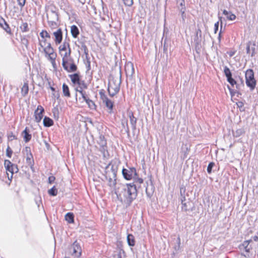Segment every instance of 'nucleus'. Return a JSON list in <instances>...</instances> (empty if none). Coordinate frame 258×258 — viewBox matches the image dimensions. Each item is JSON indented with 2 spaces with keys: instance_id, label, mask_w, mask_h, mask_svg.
I'll return each mask as SVG.
<instances>
[{
  "instance_id": "obj_1",
  "label": "nucleus",
  "mask_w": 258,
  "mask_h": 258,
  "mask_svg": "<svg viewBox=\"0 0 258 258\" xmlns=\"http://www.w3.org/2000/svg\"><path fill=\"white\" fill-rule=\"evenodd\" d=\"M117 197L121 202L130 205L132 201L136 198L137 192L134 184H126L121 186L118 191Z\"/></svg>"
},
{
  "instance_id": "obj_2",
  "label": "nucleus",
  "mask_w": 258,
  "mask_h": 258,
  "mask_svg": "<svg viewBox=\"0 0 258 258\" xmlns=\"http://www.w3.org/2000/svg\"><path fill=\"white\" fill-rule=\"evenodd\" d=\"M38 50L40 52L44 53L45 56L50 61L53 67L55 68L57 54L54 52L50 43L47 42L46 39H39Z\"/></svg>"
},
{
  "instance_id": "obj_3",
  "label": "nucleus",
  "mask_w": 258,
  "mask_h": 258,
  "mask_svg": "<svg viewBox=\"0 0 258 258\" xmlns=\"http://www.w3.org/2000/svg\"><path fill=\"white\" fill-rule=\"evenodd\" d=\"M121 84V75L113 74L109 76L108 84V92L110 96H114L119 91Z\"/></svg>"
},
{
  "instance_id": "obj_4",
  "label": "nucleus",
  "mask_w": 258,
  "mask_h": 258,
  "mask_svg": "<svg viewBox=\"0 0 258 258\" xmlns=\"http://www.w3.org/2000/svg\"><path fill=\"white\" fill-rule=\"evenodd\" d=\"M117 167L114 165L109 164L106 167L105 177L108 180L110 186L115 184Z\"/></svg>"
},
{
  "instance_id": "obj_5",
  "label": "nucleus",
  "mask_w": 258,
  "mask_h": 258,
  "mask_svg": "<svg viewBox=\"0 0 258 258\" xmlns=\"http://www.w3.org/2000/svg\"><path fill=\"white\" fill-rule=\"evenodd\" d=\"M62 64L64 69L68 72H75L77 69L71 55L68 56L66 54L64 55V57H62Z\"/></svg>"
},
{
  "instance_id": "obj_6",
  "label": "nucleus",
  "mask_w": 258,
  "mask_h": 258,
  "mask_svg": "<svg viewBox=\"0 0 258 258\" xmlns=\"http://www.w3.org/2000/svg\"><path fill=\"white\" fill-rule=\"evenodd\" d=\"M245 82L246 85L250 89L253 90L256 85V80L254 77V73L252 70H247L245 74Z\"/></svg>"
},
{
  "instance_id": "obj_7",
  "label": "nucleus",
  "mask_w": 258,
  "mask_h": 258,
  "mask_svg": "<svg viewBox=\"0 0 258 258\" xmlns=\"http://www.w3.org/2000/svg\"><path fill=\"white\" fill-rule=\"evenodd\" d=\"M180 201L182 205L181 209L182 211L187 212L193 210L194 205L189 199H186L184 196H181Z\"/></svg>"
},
{
  "instance_id": "obj_8",
  "label": "nucleus",
  "mask_w": 258,
  "mask_h": 258,
  "mask_svg": "<svg viewBox=\"0 0 258 258\" xmlns=\"http://www.w3.org/2000/svg\"><path fill=\"white\" fill-rule=\"evenodd\" d=\"M59 52L62 58L64 57L65 54L68 56L71 55V50L69 43L64 41L62 44L60 45L59 47Z\"/></svg>"
},
{
  "instance_id": "obj_9",
  "label": "nucleus",
  "mask_w": 258,
  "mask_h": 258,
  "mask_svg": "<svg viewBox=\"0 0 258 258\" xmlns=\"http://www.w3.org/2000/svg\"><path fill=\"white\" fill-rule=\"evenodd\" d=\"M70 252L72 255L77 258H79L82 253V249L80 244L77 241H75L70 248Z\"/></svg>"
},
{
  "instance_id": "obj_10",
  "label": "nucleus",
  "mask_w": 258,
  "mask_h": 258,
  "mask_svg": "<svg viewBox=\"0 0 258 258\" xmlns=\"http://www.w3.org/2000/svg\"><path fill=\"white\" fill-rule=\"evenodd\" d=\"M99 94L103 103L105 105V106L108 109V112L111 113L113 107V102L111 100L108 99V98L104 93L100 92Z\"/></svg>"
},
{
  "instance_id": "obj_11",
  "label": "nucleus",
  "mask_w": 258,
  "mask_h": 258,
  "mask_svg": "<svg viewBox=\"0 0 258 258\" xmlns=\"http://www.w3.org/2000/svg\"><path fill=\"white\" fill-rule=\"evenodd\" d=\"M47 17L49 26L52 28H55L57 26L56 21L58 20L57 14L54 12H52L50 14H47Z\"/></svg>"
},
{
  "instance_id": "obj_12",
  "label": "nucleus",
  "mask_w": 258,
  "mask_h": 258,
  "mask_svg": "<svg viewBox=\"0 0 258 258\" xmlns=\"http://www.w3.org/2000/svg\"><path fill=\"white\" fill-rule=\"evenodd\" d=\"M122 173L125 179L130 180L136 175V170L134 168H130L128 169L123 168Z\"/></svg>"
},
{
  "instance_id": "obj_13",
  "label": "nucleus",
  "mask_w": 258,
  "mask_h": 258,
  "mask_svg": "<svg viewBox=\"0 0 258 258\" xmlns=\"http://www.w3.org/2000/svg\"><path fill=\"white\" fill-rule=\"evenodd\" d=\"M43 112L44 109L43 107L41 105H38L34 112L35 120L37 122H39L41 120Z\"/></svg>"
},
{
  "instance_id": "obj_14",
  "label": "nucleus",
  "mask_w": 258,
  "mask_h": 258,
  "mask_svg": "<svg viewBox=\"0 0 258 258\" xmlns=\"http://www.w3.org/2000/svg\"><path fill=\"white\" fill-rule=\"evenodd\" d=\"M125 71L127 76H132L134 74V68L133 64L130 62L125 65Z\"/></svg>"
},
{
  "instance_id": "obj_15",
  "label": "nucleus",
  "mask_w": 258,
  "mask_h": 258,
  "mask_svg": "<svg viewBox=\"0 0 258 258\" xmlns=\"http://www.w3.org/2000/svg\"><path fill=\"white\" fill-rule=\"evenodd\" d=\"M53 35L55 37V42L56 44H59L62 38V33L60 29H57L56 31L53 33Z\"/></svg>"
},
{
  "instance_id": "obj_16",
  "label": "nucleus",
  "mask_w": 258,
  "mask_h": 258,
  "mask_svg": "<svg viewBox=\"0 0 258 258\" xmlns=\"http://www.w3.org/2000/svg\"><path fill=\"white\" fill-rule=\"evenodd\" d=\"M69 77L71 81L74 85H81V81L80 80V76L78 73L70 75Z\"/></svg>"
},
{
  "instance_id": "obj_17",
  "label": "nucleus",
  "mask_w": 258,
  "mask_h": 258,
  "mask_svg": "<svg viewBox=\"0 0 258 258\" xmlns=\"http://www.w3.org/2000/svg\"><path fill=\"white\" fill-rule=\"evenodd\" d=\"M25 152L26 155V161L27 162L30 164L31 165L33 162V156L31 153V150L29 147H26L25 148Z\"/></svg>"
},
{
  "instance_id": "obj_18",
  "label": "nucleus",
  "mask_w": 258,
  "mask_h": 258,
  "mask_svg": "<svg viewBox=\"0 0 258 258\" xmlns=\"http://www.w3.org/2000/svg\"><path fill=\"white\" fill-rule=\"evenodd\" d=\"M128 116L130 118V123L133 129L135 130L136 128L137 118L134 116L133 113L131 111L128 112Z\"/></svg>"
},
{
  "instance_id": "obj_19",
  "label": "nucleus",
  "mask_w": 258,
  "mask_h": 258,
  "mask_svg": "<svg viewBox=\"0 0 258 258\" xmlns=\"http://www.w3.org/2000/svg\"><path fill=\"white\" fill-rule=\"evenodd\" d=\"M21 135L26 143L28 142L31 139V135L28 132L27 127L22 132Z\"/></svg>"
},
{
  "instance_id": "obj_20",
  "label": "nucleus",
  "mask_w": 258,
  "mask_h": 258,
  "mask_svg": "<svg viewBox=\"0 0 258 258\" xmlns=\"http://www.w3.org/2000/svg\"><path fill=\"white\" fill-rule=\"evenodd\" d=\"M18 171V167H17V166L16 165H15V164H13L12 165V166L10 167V169H8L7 170V172H9L11 174V178H12V176H13V174L15 172H17ZM7 174H8V178L9 179L10 178V177H9V174L7 172Z\"/></svg>"
},
{
  "instance_id": "obj_21",
  "label": "nucleus",
  "mask_w": 258,
  "mask_h": 258,
  "mask_svg": "<svg viewBox=\"0 0 258 258\" xmlns=\"http://www.w3.org/2000/svg\"><path fill=\"white\" fill-rule=\"evenodd\" d=\"M71 32L74 38H77L79 34V30L76 25H72L71 27Z\"/></svg>"
},
{
  "instance_id": "obj_22",
  "label": "nucleus",
  "mask_w": 258,
  "mask_h": 258,
  "mask_svg": "<svg viewBox=\"0 0 258 258\" xmlns=\"http://www.w3.org/2000/svg\"><path fill=\"white\" fill-rule=\"evenodd\" d=\"M127 241L128 245L134 246L135 245V237L133 234H129L127 236Z\"/></svg>"
},
{
  "instance_id": "obj_23",
  "label": "nucleus",
  "mask_w": 258,
  "mask_h": 258,
  "mask_svg": "<svg viewBox=\"0 0 258 258\" xmlns=\"http://www.w3.org/2000/svg\"><path fill=\"white\" fill-rule=\"evenodd\" d=\"M223 13L225 16H227V19L229 20L233 21L236 19V16L230 12H228L227 11L224 10L223 12Z\"/></svg>"
},
{
  "instance_id": "obj_24",
  "label": "nucleus",
  "mask_w": 258,
  "mask_h": 258,
  "mask_svg": "<svg viewBox=\"0 0 258 258\" xmlns=\"http://www.w3.org/2000/svg\"><path fill=\"white\" fill-rule=\"evenodd\" d=\"M0 25L7 32H11V29L9 27V25L3 19H2L1 20H0Z\"/></svg>"
},
{
  "instance_id": "obj_25",
  "label": "nucleus",
  "mask_w": 258,
  "mask_h": 258,
  "mask_svg": "<svg viewBox=\"0 0 258 258\" xmlns=\"http://www.w3.org/2000/svg\"><path fill=\"white\" fill-rule=\"evenodd\" d=\"M53 124V120L50 118L45 116L43 119V124L45 126L49 127Z\"/></svg>"
},
{
  "instance_id": "obj_26",
  "label": "nucleus",
  "mask_w": 258,
  "mask_h": 258,
  "mask_svg": "<svg viewBox=\"0 0 258 258\" xmlns=\"http://www.w3.org/2000/svg\"><path fill=\"white\" fill-rule=\"evenodd\" d=\"M29 91L28 83L27 82L24 83L23 87L21 88V93L23 96H26Z\"/></svg>"
},
{
  "instance_id": "obj_27",
  "label": "nucleus",
  "mask_w": 258,
  "mask_h": 258,
  "mask_svg": "<svg viewBox=\"0 0 258 258\" xmlns=\"http://www.w3.org/2000/svg\"><path fill=\"white\" fill-rule=\"evenodd\" d=\"M62 91L64 96L67 97H70L71 95L69 91V88L68 86L65 84H63L62 85Z\"/></svg>"
},
{
  "instance_id": "obj_28",
  "label": "nucleus",
  "mask_w": 258,
  "mask_h": 258,
  "mask_svg": "<svg viewBox=\"0 0 258 258\" xmlns=\"http://www.w3.org/2000/svg\"><path fill=\"white\" fill-rule=\"evenodd\" d=\"M86 103L87 104L88 107L92 110H95L96 109V105L94 102L88 98L87 100L85 101Z\"/></svg>"
},
{
  "instance_id": "obj_29",
  "label": "nucleus",
  "mask_w": 258,
  "mask_h": 258,
  "mask_svg": "<svg viewBox=\"0 0 258 258\" xmlns=\"http://www.w3.org/2000/svg\"><path fill=\"white\" fill-rule=\"evenodd\" d=\"M66 220L69 223H74V215L72 213H68L65 216Z\"/></svg>"
},
{
  "instance_id": "obj_30",
  "label": "nucleus",
  "mask_w": 258,
  "mask_h": 258,
  "mask_svg": "<svg viewBox=\"0 0 258 258\" xmlns=\"http://www.w3.org/2000/svg\"><path fill=\"white\" fill-rule=\"evenodd\" d=\"M251 241H252V240L250 239L248 240L244 241L243 243V246L244 247L245 250L246 252H249V251L251 249V247H248V245Z\"/></svg>"
},
{
  "instance_id": "obj_31",
  "label": "nucleus",
  "mask_w": 258,
  "mask_h": 258,
  "mask_svg": "<svg viewBox=\"0 0 258 258\" xmlns=\"http://www.w3.org/2000/svg\"><path fill=\"white\" fill-rule=\"evenodd\" d=\"M48 193L51 196H55L57 195V190L55 186H53L52 188L48 190Z\"/></svg>"
},
{
  "instance_id": "obj_32",
  "label": "nucleus",
  "mask_w": 258,
  "mask_h": 258,
  "mask_svg": "<svg viewBox=\"0 0 258 258\" xmlns=\"http://www.w3.org/2000/svg\"><path fill=\"white\" fill-rule=\"evenodd\" d=\"M20 29L22 30V31L23 32H26L28 31L29 29H28V24L26 22L23 23L20 26Z\"/></svg>"
},
{
  "instance_id": "obj_33",
  "label": "nucleus",
  "mask_w": 258,
  "mask_h": 258,
  "mask_svg": "<svg viewBox=\"0 0 258 258\" xmlns=\"http://www.w3.org/2000/svg\"><path fill=\"white\" fill-rule=\"evenodd\" d=\"M40 35L42 39H45L46 38H50V35L48 33V32L45 30L42 31L40 33Z\"/></svg>"
},
{
  "instance_id": "obj_34",
  "label": "nucleus",
  "mask_w": 258,
  "mask_h": 258,
  "mask_svg": "<svg viewBox=\"0 0 258 258\" xmlns=\"http://www.w3.org/2000/svg\"><path fill=\"white\" fill-rule=\"evenodd\" d=\"M121 124L125 130V131L128 132L129 127L127 123V121L126 119H122L121 121Z\"/></svg>"
},
{
  "instance_id": "obj_35",
  "label": "nucleus",
  "mask_w": 258,
  "mask_h": 258,
  "mask_svg": "<svg viewBox=\"0 0 258 258\" xmlns=\"http://www.w3.org/2000/svg\"><path fill=\"white\" fill-rule=\"evenodd\" d=\"M224 74L226 76L227 78L232 76L230 69L227 67H225L224 70Z\"/></svg>"
},
{
  "instance_id": "obj_36",
  "label": "nucleus",
  "mask_w": 258,
  "mask_h": 258,
  "mask_svg": "<svg viewBox=\"0 0 258 258\" xmlns=\"http://www.w3.org/2000/svg\"><path fill=\"white\" fill-rule=\"evenodd\" d=\"M77 91L81 94L83 100L85 101L89 98L86 96V94L85 92L83 91V90H79V89H77Z\"/></svg>"
},
{
  "instance_id": "obj_37",
  "label": "nucleus",
  "mask_w": 258,
  "mask_h": 258,
  "mask_svg": "<svg viewBox=\"0 0 258 258\" xmlns=\"http://www.w3.org/2000/svg\"><path fill=\"white\" fill-rule=\"evenodd\" d=\"M4 165L7 170L8 169H10L13 164L9 160H6L5 161Z\"/></svg>"
},
{
  "instance_id": "obj_38",
  "label": "nucleus",
  "mask_w": 258,
  "mask_h": 258,
  "mask_svg": "<svg viewBox=\"0 0 258 258\" xmlns=\"http://www.w3.org/2000/svg\"><path fill=\"white\" fill-rule=\"evenodd\" d=\"M125 6L131 7L133 4V0H122Z\"/></svg>"
},
{
  "instance_id": "obj_39",
  "label": "nucleus",
  "mask_w": 258,
  "mask_h": 258,
  "mask_svg": "<svg viewBox=\"0 0 258 258\" xmlns=\"http://www.w3.org/2000/svg\"><path fill=\"white\" fill-rule=\"evenodd\" d=\"M12 153H13V151H12V149H11V148L9 146H8L7 147V150H6L7 156L8 157L11 158L12 156Z\"/></svg>"
},
{
  "instance_id": "obj_40",
  "label": "nucleus",
  "mask_w": 258,
  "mask_h": 258,
  "mask_svg": "<svg viewBox=\"0 0 258 258\" xmlns=\"http://www.w3.org/2000/svg\"><path fill=\"white\" fill-rule=\"evenodd\" d=\"M227 81L232 86H233L235 84H236V81L232 78V76L230 77H228L227 78Z\"/></svg>"
},
{
  "instance_id": "obj_41",
  "label": "nucleus",
  "mask_w": 258,
  "mask_h": 258,
  "mask_svg": "<svg viewBox=\"0 0 258 258\" xmlns=\"http://www.w3.org/2000/svg\"><path fill=\"white\" fill-rule=\"evenodd\" d=\"M8 138L9 141H13L17 139L16 137L12 133H10L8 135Z\"/></svg>"
},
{
  "instance_id": "obj_42",
  "label": "nucleus",
  "mask_w": 258,
  "mask_h": 258,
  "mask_svg": "<svg viewBox=\"0 0 258 258\" xmlns=\"http://www.w3.org/2000/svg\"><path fill=\"white\" fill-rule=\"evenodd\" d=\"M214 165V163L213 162H211L209 164L207 167V171L209 173H210L212 171V169Z\"/></svg>"
},
{
  "instance_id": "obj_43",
  "label": "nucleus",
  "mask_w": 258,
  "mask_h": 258,
  "mask_svg": "<svg viewBox=\"0 0 258 258\" xmlns=\"http://www.w3.org/2000/svg\"><path fill=\"white\" fill-rule=\"evenodd\" d=\"M87 88V86L83 81H81V85H79V90H83V89Z\"/></svg>"
},
{
  "instance_id": "obj_44",
  "label": "nucleus",
  "mask_w": 258,
  "mask_h": 258,
  "mask_svg": "<svg viewBox=\"0 0 258 258\" xmlns=\"http://www.w3.org/2000/svg\"><path fill=\"white\" fill-rule=\"evenodd\" d=\"M18 3V5L21 7H23L26 3V0H17Z\"/></svg>"
},
{
  "instance_id": "obj_45",
  "label": "nucleus",
  "mask_w": 258,
  "mask_h": 258,
  "mask_svg": "<svg viewBox=\"0 0 258 258\" xmlns=\"http://www.w3.org/2000/svg\"><path fill=\"white\" fill-rule=\"evenodd\" d=\"M219 27V22L216 23L214 25V33H216Z\"/></svg>"
},
{
  "instance_id": "obj_46",
  "label": "nucleus",
  "mask_w": 258,
  "mask_h": 258,
  "mask_svg": "<svg viewBox=\"0 0 258 258\" xmlns=\"http://www.w3.org/2000/svg\"><path fill=\"white\" fill-rule=\"evenodd\" d=\"M221 19H222V17H219V19L221 21V29H222V22L221 21ZM221 30H220V31L219 33L218 39L219 40V41H220V39H221Z\"/></svg>"
},
{
  "instance_id": "obj_47",
  "label": "nucleus",
  "mask_w": 258,
  "mask_h": 258,
  "mask_svg": "<svg viewBox=\"0 0 258 258\" xmlns=\"http://www.w3.org/2000/svg\"><path fill=\"white\" fill-rule=\"evenodd\" d=\"M55 180V177L51 176L48 178V182L49 183H52Z\"/></svg>"
},
{
  "instance_id": "obj_48",
  "label": "nucleus",
  "mask_w": 258,
  "mask_h": 258,
  "mask_svg": "<svg viewBox=\"0 0 258 258\" xmlns=\"http://www.w3.org/2000/svg\"><path fill=\"white\" fill-rule=\"evenodd\" d=\"M194 41H195V43L197 44H199L201 42V40L199 38L198 36H197V35L196 36Z\"/></svg>"
},
{
  "instance_id": "obj_49",
  "label": "nucleus",
  "mask_w": 258,
  "mask_h": 258,
  "mask_svg": "<svg viewBox=\"0 0 258 258\" xmlns=\"http://www.w3.org/2000/svg\"><path fill=\"white\" fill-rule=\"evenodd\" d=\"M196 35L197 36H198L199 35H200V37H201V36H202V32H201V30L199 29H198L197 31H196Z\"/></svg>"
},
{
  "instance_id": "obj_50",
  "label": "nucleus",
  "mask_w": 258,
  "mask_h": 258,
  "mask_svg": "<svg viewBox=\"0 0 258 258\" xmlns=\"http://www.w3.org/2000/svg\"><path fill=\"white\" fill-rule=\"evenodd\" d=\"M178 3L180 2V5L182 7L184 5V0H178Z\"/></svg>"
},
{
  "instance_id": "obj_51",
  "label": "nucleus",
  "mask_w": 258,
  "mask_h": 258,
  "mask_svg": "<svg viewBox=\"0 0 258 258\" xmlns=\"http://www.w3.org/2000/svg\"><path fill=\"white\" fill-rule=\"evenodd\" d=\"M247 53H250V45H248L246 47Z\"/></svg>"
},
{
  "instance_id": "obj_52",
  "label": "nucleus",
  "mask_w": 258,
  "mask_h": 258,
  "mask_svg": "<svg viewBox=\"0 0 258 258\" xmlns=\"http://www.w3.org/2000/svg\"><path fill=\"white\" fill-rule=\"evenodd\" d=\"M252 239L254 241H256L258 240V236L255 235L252 237Z\"/></svg>"
},
{
  "instance_id": "obj_53",
  "label": "nucleus",
  "mask_w": 258,
  "mask_h": 258,
  "mask_svg": "<svg viewBox=\"0 0 258 258\" xmlns=\"http://www.w3.org/2000/svg\"><path fill=\"white\" fill-rule=\"evenodd\" d=\"M184 10H185V8L182 7L181 9H180V11L182 13V16L183 17V15L184 14Z\"/></svg>"
},
{
  "instance_id": "obj_54",
  "label": "nucleus",
  "mask_w": 258,
  "mask_h": 258,
  "mask_svg": "<svg viewBox=\"0 0 258 258\" xmlns=\"http://www.w3.org/2000/svg\"><path fill=\"white\" fill-rule=\"evenodd\" d=\"M50 89L52 91H55V89L53 87H51V86L50 87Z\"/></svg>"
},
{
  "instance_id": "obj_55",
  "label": "nucleus",
  "mask_w": 258,
  "mask_h": 258,
  "mask_svg": "<svg viewBox=\"0 0 258 258\" xmlns=\"http://www.w3.org/2000/svg\"><path fill=\"white\" fill-rule=\"evenodd\" d=\"M253 55H254V50L253 51V52L252 53L251 55V56H253Z\"/></svg>"
},
{
  "instance_id": "obj_56",
  "label": "nucleus",
  "mask_w": 258,
  "mask_h": 258,
  "mask_svg": "<svg viewBox=\"0 0 258 258\" xmlns=\"http://www.w3.org/2000/svg\"><path fill=\"white\" fill-rule=\"evenodd\" d=\"M143 182V180L142 179H140V182Z\"/></svg>"
},
{
  "instance_id": "obj_57",
  "label": "nucleus",
  "mask_w": 258,
  "mask_h": 258,
  "mask_svg": "<svg viewBox=\"0 0 258 258\" xmlns=\"http://www.w3.org/2000/svg\"><path fill=\"white\" fill-rule=\"evenodd\" d=\"M64 258H70V257H65Z\"/></svg>"
},
{
  "instance_id": "obj_58",
  "label": "nucleus",
  "mask_w": 258,
  "mask_h": 258,
  "mask_svg": "<svg viewBox=\"0 0 258 258\" xmlns=\"http://www.w3.org/2000/svg\"><path fill=\"white\" fill-rule=\"evenodd\" d=\"M257 236H258V232H257Z\"/></svg>"
}]
</instances>
